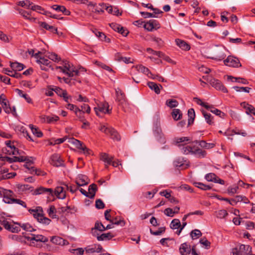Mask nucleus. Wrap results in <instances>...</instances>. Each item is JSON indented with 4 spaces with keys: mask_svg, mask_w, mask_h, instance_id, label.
Returning <instances> with one entry per match:
<instances>
[{
    "mask_svg": "<svg viewBox=\"0 0 255 255\" xmlns=\"http://www.w3.org/2000/svg\"><path fill=\"white\" fill-rule=\"evenodd\" d=\"M97 230L102 232L105 230V226L101 222H97L95 224V227L92 229V234L94 236H97Z\"/></svg>",
    "mask_w": 255,
    "mask_h": 255,
    "instance_id": "obj_35",
    "label": "nucleus"
},
{
    "mask_svg": "<svg viewBox=\"0 0 255 255\" xmlns=\"http://www.w3.org/2000/svg\"><path fill=\"white\" fill-rule=\"evenodd\" d=\"M36 62L41 65H45L47 67L48 66L50 63V62L48 59L42 57H39L37 59Z\"/></svg>",
    "mask_w": 255,
    "mask_h": 255,
    "instance_id": "obj_63",
    "label": "nucleus"
},
{
    "mask_svg": "<svg viewBox=\"0 0 255 255\" xmlns=\"http://www.w3.org/2000/svg\"><path fill=\"white\" fill-rule=\"evenodd\" d=\"M216 177L217 175L213 173H208L205 175V179L208 181H211L214 182L215 179H216Z\"/></svg>",
    "mask_w": 255,
    "mask_h": 255,
    "instance_id": "obj_64",
    "label": "nucleus"
},
{
    "mask_svg": "<svg viewBox=\"0 0 255 255\" xmlns=\"http://www.w3.org/2000/svg\"><path fill=\"white\" fill-rule=\"evenodd\" d=\"M10 67L12 70H14L15 71H20L23 70L25 66L22 64L17 62H11L10 63Z\"/></svg>",
    "mask_w": 255,
    "mask_h": 255,
    "instance_id": "obj_41",
    "label": "nucleus"
},
{
    "mask_svg": "<svg viewBox=\"0 0 255 255\" xmlns=\"http://www.w3.org/2000/svg\"><path fill=\"white\" fill-rule=\"evenodd\" d=\"M69 142L74 144L76 148L82 150L85 153H89V149L80 140L73 137L70 139Z\"/></svg>",
    "mask_w": 255,
    "mask_h": 255,
    "instance_id": "obj_19",
    "label": "nucleus"
},
{
    "mask_svg": "<svg viewBox=\"0 0 255 255\" xmlns=\"http://www.w3.org/2000/svg\"><path fill=\"white\" fill-rule=\"evenodd\" d=\"M210 106H211V107L209 109H211L210 111L212 113L215 114L217 116H219L221 118H224V117L225 116V113H224L221 111H220L217 109L213 108L212 105H211Z\"/></svg>",
    "mask_w": 255,
    "mask_h": 255,
    "instance_id": "obj_54",
    "label": "nucleus"
},
{
    "mask_svg": "<svg viewBox=\"0 0 255 255\" xmlns=\"http://www.w3.org/2000/svg\"><path fill=\"white\" fill-rule=\"evenodd\" d=\"M25 238L30 241H35L36 242H40L42 243H46L48 241L47 238L41 235L31 234V236L25 237Z\"/></svg>",
    "mask_w": 255,
    "mask_h": 255,
    "instance_id": "obj_16",
    "label": "nucleus"
},
{
    "mask_svg": "<svg viewBox=\"0 0 255 255\" xmlns=\"http://www.w3.org/2000/svg\"><path fill=\"white\" fill-rule=\"evenodd\" d=\"M104 3L99 4L97 5L96 3H94L92 2H90L88 4L89 6L92 7V11L97 13H101L104 11V7H103Z\"/></svg>",
    "mask_w": 255,
    "mask_h": 255,
    "instance_id": "obj_21",
    "label": "nucleus"
},
{
    "mask_svg": "<svg viewBox=\"0 0 255 255\" xmlns=\"http://www.w3.org/2000/svg\"><path fill=\"white\" fill-rule=\"evenodd\" d=\"M18 188L21 191H32L33 190V188L28 184L19 185L18 186Z\"/></svg>",
    "mask_w": 255,
    "mask_h": 255,
    "instance_id": "obj_58",
    "label": "nucleus"
},
{
    "mask_svg": "<svg viewBox=\"0 0 255 255\" xmlns=\"http://www.w3.org/2000/svg\"><path fill=\"white\" fill-rule=\"evenodd\" d=\"M175 41L176 44L182 49L184 50H189L190 49V46L185 41L177 39Z\"/></svg>",
    "mask_w": 255,
    "mask_h": 255,
    "instance_id": "obj_37",
    "label": "nucleus"
},
{
    "mask_svg": "<svg viewBox=\"0 0 255 255\" xmlns=\"http://www.w3.org/2000/svg\"><path fill=\"white\" fill-rule=\"evenodd\" d=\"M45 192H49V195H53V190L51 188H46L42 187H40L36 189L34 192L33 195H39Z\"/></svg>",
    "mask_w": 255,
    "mask_h": 255,
    "instance_id": "obj_31",
    "label": "nucleus"
},
{
    "mask_svg": "<svg viewBox=\"0 0 255 255\" xmlns=\"http://www.w3.org/2000/svg\"><path fill=\"white\" fill-rule=\"evenodd\" d=\"M12 192L8 190L7 191L4 195L3 201L5 203L7 204H12L14 203L13 199L14 198H13L11 197V194Z\"/></svg>",
    "mask_w": 255,
    "mask_h": 255,
    "instance_id": "obj_33",
    "label": "nucleus"
},
{
    "mask_svg": "<svg viewBox=\"0 0 255 255\" xmlns=\"http://www.w3.org/2000/svg\"><path fill=\"white\" fill-rule=\"evenodd\" d=\"M202 113L207 123L210 125L214 124L213 117L210 113H208L204 110L202 111Z\"/></svg>",
    "mask_w": 255,
    "mask_h": 255,
    "instance_id": "obj_39",
    "label": "nucleus"
},
{
    "mask_svg": "<svg viewBox=\"0 0 255 255\" xmlns=\"http://www.w3.org/2000/svg\"><path fill=\"white\" fill-rule=\"evenodd\" d=\"M25 237V236H21L17 235H11V238L13 241H15L19 243H23L25 242V239H26Z\"/></svg>",
    "mask_w": 255,
    "mask_h": 255,
    "instance_id": "obj_57",
    "label": "nucleus"
},
{
    "mask_svg": "<svg viewBox=\"0 0 255 255\" xmlns=\"http://www.w3.org/2000/svg\"><path fill=\"white\" fill-rule=\"evenodd\" d=\"M192 154L195 155L198 158H204L207 155V152L205 150L194 146Z\"/></svg>",
    "mask_w": 255,
    "mask_h": 255,
    "instance_id": "obj_27",
    "label": "nucleus"
},
{
    "mask_svg": "<svg viewBox=\"0 0 255 255\" xmlns=\"http://www.w3.org/2000/svg\"><path fill=\"white\" fill-rule=\"evenodd\" d=\"M96 114L98 116H101L100 113L103 114H110L112 109H109V105L107 102H104L98 104V107L94 108Z\"/></svg>",
    "mask_w": 255,
    "mask_h": 255,
    "instance_id": "obj_7",
    "label": "nucleus"
},
{
    "mask_svg": "<svg viewBox=\"0 0 255 255\" xmlns=\"http://www.w3.org/2000/svg\"><path fill=\"white\" fill-rule=\"evenodd\" d=\"M171 115L174 120L177 121L181 119L182 114L179 109H174L171 113Z\"/></svg>",
    "mask_w": 255,
    "mask_h": 255,
    "instance_id": "obj_46",
    "label": "nucleus"
},
{
    "mask_svg": "<svg viewBox=\"0 0 255 255\" xmlns=\"http://www.w3.org/2000/svg\"><path fill=\"white\" fill-rule=\"evenodd\" d=\"M20 227L26 231L27 232H33L36 230L29 223L22 224L20 225Z\"/></svg>",
    "mask_w": 255,
    "mask_h": 255,
    "instance_id": "obj_59",
    "label": "nucleus"
},
{
    "mask_svg": "<svg viewBox=\"0 0 255 255\" xmlns=\"http://www.w3.org/2000/svg\"><path fill=\"white\" fill-rule=\"evenodd\" d=\"M170 228L172 229H177L181 227V223L179 219H173L170 224Z\"/></svg>",
    "mask_w": 255,
    "mask_h": 255,
    "instance_id": "obj_50",
    "label": "nucleus"
},
{
    "mask_svg": "<svg viewBox=\"0 0 255 255\" xmlns=\"http://www.w3.org/2000/svg\"><path fill=\"white\" fill-rule=\"evenodd\" d=\"M228 215V213L225 210H220L216 212V216L219 219H224Z\"/></svg>",
    "mask_w": 255,
    "mask_h": 255,
    "instance_id": "obj_52",
    "label": "nucleus"
},
{
    "mask_svg": "<svg viewBox=\"0 0 255 255\" xmlns=\"http://www.w3.org/2000/svg\"><path fill=\"white\" fill-rule=\"evenodd\" d=\"M46 56L50 59L55 61L58 62L60 61L61 59L57 54L55 53H48Z\"/></svg>",
    "mask_w": 255,
    "mask_h": 255,
    "instance_id": "obj_56",
    "label": "nucleus"
},
{
    "mask_svg": "<svg viewBox=\"0 0 255 255\" xmlns=\"http://www.w3.org/2000/svg\"><path fill=\"white\" fill-rule=\"evenodd\" d=\"M166 105L170 108H173L178 106V102L174 99H169L166 101Z\"/></svg>",
    "mask_w": 255,
    "mask_h": 255,
    "instance_id": "obj_55",
    "label": "nucleus"
},
{
    "mask_svg": "<svg viewBox=\"0 0 255 255\" xmlns=\"http://www.w3.org/2000/svg\"><path fill=\"white\" fill-rule=\"evenodd\" d=\"M150 40L154 42L159 47H162L164 44V41L161 38L157 37L154 35H151L150 36Z\"/></svg>",
    "mask_w": 255,
    "mask_h": 255,
    "instance_id": "obj_47",
    "label": "nucleus"
},
{
    "mask_svg": "<svg viewBox=\"0 0 255 255\" xmlns=\"http://www.w3.org/2000/svg\"><path fill=\"white\" fill-rule=\"evenodd\" d=\"M1 224L6 230L12 233H18L20 231V225L19 224H11L6 220H3Z\"/></svg>",
    "mask_w": 255,
    "mask_h": 255,
    "instance_id": "obj_10",
    "label": "nucleus"
},
{
    "mask_svg": "<svg viewBox=\"0 0 255 255\" xmlns=\"http://www.w3.org/2000/svg\"><path fill=\"white\" fill-rule=\"evenodd\" d=\"M17 4L22 7H25L27 9H30L32 4H33V3L28 0H26L19 1H18Z\"/></svg>",
    "mask_w": 255,
    "mask_h": 255,
    "instance_id": "obj_51",
    "label": "nucleus"
},
{
    "mask_svg": "<svg viewBox=\"0 0 255 255\" xmlns=\"http://www.w3.org/2000/svg\"><path fill=\"white\" fill-rule=\"evenodd\" d=\"M56 69H59L60 71L62 72L69 77L80 76L81 75L84 74L86 71L85 68L80 67L77 69L73 64L67 61H63L62 65L57 66Z\"/></svg>",
    "mask_w": 255,
    "mask_h": 255,
    "instance_id": "obj_1",
    "label": "nucleus"
},
{
    "mask_svg": "<svg viewBox=\"0 0 255 255\" xmlns=\"http://www.w3.org/2000/svg\"><path fill=\"white\" fill-rule=\"evenodd\" d=\"M102 250V247L99 244H95L92 247L88 246L85 248V251L87 253H100Z\"/></svg>",
    "mask_w": 255,
    "mask_h": 255,
    "instance_id": "obj_24",
    "label": "nucleus"
},
{
    "mask_svg": "<svg viewBox=\"0 0 255 255\" xmlns=\"http://www.w3.org/2000/svg\"><path fill=\"white\" fill-rule=\"evenodd\" d=\"M55 194L60 199H64L66 197L65 192L64 191V188L62 187L58 186L55 188Z\"/></svg>",
    "mask_w": 255,
    "mask_h": 255,
    "instance_id": "obj_34",
    "label": "nucleus"
},
{
    "mask_svg": "<svg viewBox=\"0 0 255 255\" xmlns=\"http://www.w3.org/2000/svg\"><path fill=\"white\" fill-rule=\"evenodd\" d=\"M54 91L60 97H62L63 95H65L67 91L63 90L60 88L56 86H54Z\"/></svg>",
    "mask_w": 255,
    "mask_h": 255,
    "instance_id": "obj_61",
    "label": "nucleus"
},
{
    "mask_svg": "<svg viewBox=\"0 0 255 255\" xmlns=\"http://www.w3.org/2000/svg\"><path fill=\"white\" fill-rule=\"evenodd\" d=\"M190 245L186 243L182 244L179 248V252L181 255H189L191 253Z\"/></svg>",
    "mask_w": 255,
    "mask_h": 255,
    "instance_id": "obj_23",
    "label": "nucleus"
},
{
    "mask_svg": "<svg viewBox=\"0 0 255 255\" xmlns=\"http://www.w3.org/2000/svg\"><path fill=\"white\" fill-rule=\"evenodd\" d=\"M147 85L149 88L153 90L156 94H159L160 93V88H162V86L160 85H158L153 82H148L147 83Z\"/></svg>",
    "mask_w": 255,
    "mask_h": 255,
    "instance_id": "obj_32",
    "label": "nucleus"
},
{
    "mask_svg": "<svg viewBox=\"0 0 255 255\" xmlns=\"http://www.w3.org/2000/svg\"><path fill=\"white\" fill-rule=\"evenodd\" d=\"M100 159L105 162L107 167L108 165L111 164L114 157L113 156H109V154L106 153H102L101 154Z\"/></svg>",
    "mask_w": 255,
    "mask_h": 255,
    "instance_id": "obj_29",
    "label": "nucleus"
},
{
    "mask_svg": "<svg viewBox=\"0 0 255 255\" xmlns=\"http://www.w3.org/2000/svg\"><path fill=\"white\" fill-rule=\"evenodd\" d=\"M97 190V185L95 184H92L89 186L88 188V195H89V198L92 199L94 198L96 192Z\"/></svg>",
    "mask_w": 255,
    "mask_h": 255,
    "instance_id": "obj_38",
    "label": "nucleus"
},
{
    "mask_svg": "<svg viewBox=\"0 0 255 255\" xmlns=\"http://www.w3.org/2000/svg\"><path fill=\"white\" fill-rule=\"evenodd\" d=\"M188 125H190L192 124L194 122V119L195 117V113L194 110L192 108H191L188 110Z\"/></svg>",
    "mask_w": 255,
    "mask_h": 255,
    "instance_id": "obj_45",
    "label": "nucleus"
},
{
    "mask_svg": "<svg viewBox=\"0 0 255 255\" xmlns=\"http://www.w3.org/2000/svg\"><path fill=\"white\" fill-rule=\"evenodd\" d=\"M99 129L102 132L109 135L113 139L117 141L121 140V136L118 132L112 127H109L108 125H101Z\"/></svg>",
    "mask_w": 255,
    "mask_h": 255,
    "instance_id": "obj_5",
    "label": "nucleus"
},
{
    "mask_svg": "<svg viewBox=\"0 0 255 255\" xmlns=\"http://www.w3.org/2000/svg\"><path fill=\"white\" fill-rule=\"evenodd\" d=\"M50 163L53 166L59 167L63 164V161L60 158L58 154H54L51 156Z\"/></svg>",
    "mask_w": 255,
    "mask_h": 255,
    "instance_id": "obj_20",
    "label": "nucleus"
},
{
    "mask_svg": "<svg viewBox=\"0 0 255 255\" xmlns=\"http://www.w3.org/2000/svg\"><path fill=\"white\" fill-rule=\"evenodd\" d=\"M176 143L177 145L180 148L181 152L184 154H192L194 146L190 145H185L182 144V142H190V139L188 137H178L176 139Z\"/></svg>",
    "mask_w": 255,
    "mask_h": 255,
    "instance_id": "obj_3",
    "label": "nucleus"
},
{
    "mask_svg": "<svg viewBox=\"0 0 255 255\" xmlns=\"http://www.w3.org/2000/svg\"><path fill=\"white\" fill-rule=\"evenodd\" d=\"M32 133L37 137H41L43 136L42 131L36 126L33 125H29V126Z\"/></svg>",
    "mask_w": 255,
    "mask_h": 255,
    "instance_id": "obj_42",
    "label": "nucleus"
},
{
    "mask_svg": "<svg viewBox=\"0 0 255 255\" xmlns=\"http://www.w3.org/2000/svg\"><path fill=\"white\" fill-rule=\"evenodd\" d=\"M115 90L116 93L115 101L118 103V106L124 109L125 107L128 105V100L125 93L120 88H116Z\"/></svg>",
    "mask_w": 255,
    "mask_h": 255,
    "instance_id": "obj_4",
    "label": "nucleus"
},
{
    "mask_svg": "<svg viewBox=\"0 0 255 255\" xmlns=\"http://www.w3.org/2000/svg\"><path fill=\"white\" fill-rule=\"evenodd\" d=\"M3 71L4 74L11 77L19 79L21 78V75L18 72L15 71L14 70H10L8 69H4Z\"/></svg>",
    "mask_w": 255,
    "mask_h": 255,
    "instance_id": "obj_28",
    "label": "nucleus"
},
{
    "mask_svg": "<svg viewBox=\"0 0 255 255\" xmlns=\"http://www.w3.org/2000/svg\"><path fill=\"white\" fill-rule=\"evenodd\" d=\"M41 27H42L43 28H45V29L50 31L52 33H57V28L54 27L53 26H51L48 25L47 23L45 22H41L39 23Z\"/></svg>",
    "mask_w": 255,
    "mask_h": 255,
    "instance_id": "obj_36",
    "label": "nucleus"
},
{
    "mask_svg": "<svg viewBox=\"0 0 255 255\" xmlns=\"http://www.w3.org/2000/svg\"><path fill=\"white\" fill-rule=\"evenodd\" d=\"M194 101H195L198 105H201L202 107H205L206 109H209L211 106L209 105L207 103L203 102L202 100L197 97H195L193 98Z\"/></svg>",
    "mask_w": 255,
    "mask_h": 255,
    "instance_id": "obj_53",
    "label": "nucleus"
},
{
    "mask_svg": "<svg viewBox=\"0 0 255 255\" xmlns=\"http://www.w3.org/2000/svg\"><path fill=\"white\" fill-rule=\"evenodd\" d=\"M89 179L86 175L79 174L76 178L75 182L78 187L83 186L89 183Z\"/></svg>",
    "mask_w": 255,
    "mask_h": 255,
    "instance_id": "obj_17",
    "label": "nucleus"
},
{
    "mask_svg": "<svg viewBox=\"0 0 255 255\" xmlns=\"http://www.w3.org/2000/svg\"><path fill=\"white\" fill-rule=\"evenodd\" d=\"M0 104L6 113L9 114L10 113L11 109L9 104V102L6 98L5 96L3 94L0 96Z\"/></svg>",
    "mask_w": 255,
    "mask_h": 255,
    "instance_id": "obj_14",
    "label": "nucleus"
},
{
    "mask_svg": "<svg viewBox=\"0 0 255 255\" xmlns=\"http://www.w3.org/2000/svg\"><path fill=\"white\" fill-rule=\"evenodd\" d=\"M190 236L193 239L198 238L202 236V233L199 230L195 229L190 233Z\"/></svg>",
    "mask_w": 255,
    "mask_h": 255,
    "instance_id": "obj_60",
    "label": "nucleus"
},
{
    "mask_svg": "<svg viewBox=\"0 0 255 255\" xmlns=\"http://www.w3.org/2000/svg\"><path fill=\"white\" fill-rule=\"evenodd\" d=\"M110 222L112 223V224L116 225H120L121 226H124L125 225V222L124 220L118 218L116 217L112 220H111Z\"/></svg>",
    "mask_w": 255,
    "mask_h": 255,
    "instance_id": "obj_49",
    "label": "nucleus"
},
{
    "mask_svg": "<svg viewBox=\"0 0 255 255\" xmlns=\"http://www.w3.org/2000/svg\"><path fill=\"white\" fill-rule=\"evenodd\" d=\"M195 186L203 190H209L212 188V186L209 185H206L201 182H194Z\"/></svg>",
    "mask_w": 255,
    "mask_h": 255,
    "instance_id": "obj_48",
    "label": "nucleus"
},
{
    "mask_svg": "<svg viewBox=\"0 0 255 255\" xmlns=\"http://www.w3.org/2000/svg\"><path fill=\"white\" fill-rule=\"evenodd\" d=\"M252 252V248L249 245H241L233 249V255H249Z\"/></svg>",
    "mask_w": 255,
    "mask_h": 255,
    "instance_id": "obj_6",
    "label": "nucleus"
},
{
    "mask_svg": "<svg viewBox=\"0 0 255 255\" xmlns=\"http://www.w3.org/2000/svg\"><path fill=\"white\" fill-rule=\"evenodd\" d=\"M135 68L139 72H141L146 75L149 78H151L153 80L156 79L158 80H160V79H161V80H164L163 78H162L159 75H154L151 73L147 68L143 66L142 65L136 66Z\"/></svg>",
    "mask_w": 255,
    "mask_h": 255,
    "instance_id": "obj_9",
    "label": "nucleus"
},
{
    "mask_svg": "<svg viewBox=\"0 0 255 255\" xmlns=\"http://www.w3.org/2000/svg\"><path fill=\"white\" fill-rule=\"evenodd\" d=\"M241 106L246 110V113L248 115L251 114L255 115V108L251 105L244 102L241 103Z\"/></svg>",
    "mask_w": 255,
    "mask_h": 255,
    "instance_id": "obj_26",
    "label": "nucleus"
},
{
    "mask_svg": "<svg viewBox=\"0 0 255 255\" xmlns=\"http://www.w3.org/2000/svg\"><path fill=\"white\" fill-rule=\"evenodd\" d=\"M225 51V49L224 47L217 48L215 50V56L212 58L219 61L225 59L226 56Z\"/></svg>",
    "mask_w": 255,
    "mask_h": 255,
    "instance_id": "obj_18",
    "label": "nucleus"
},
{
    "mask_svg": "<svg viewBox=\"0 0 255 255\" xmlns=\"http://www.w3.org/2000/svg\"><path fill=\"white\" fill-rule=\"evenodd\" d=\"M20 155H18L19 156H14L13 157H3V158L8 161L9 163H12L13 162H24V160H25V158L23 157L22 155V153L23 151H20Z\"/></svg>",
    "mask_w": 255,
    "mask_h": 255,
    "instance_id": "obj_25",
    "label": "nucleus"
},
{
    "mask_svg": "<svg viewBox=\"0 0 255 255\" xmlns=\"http://www.w3.org/2000/svg\"><path fill=\"white\" fill-rule=\"evenodd\" d=\"M224 63L226 66L233 68H239L242 66L240 60L237 57L233 56H228L224 60Z\"/></svg>",
    "mask_w": 255,
    "mask_h": 255,
    "instance_id": "obj_8",
    "label": "nucleus"
},
{
    "mask_svg": "<svg viewBox=\"0 0 255 255\" xmlns=\"http://www.w3.org/2000/svg\"><path fill=\"white\" fill-rule=\"evenodd\" d=\"M196 143H198L199 145L202 148L205 149H210L213 148L215 144L213 143H207L205 140H200L198 141L196 140L194 141Z\"/></svg>",
    "mask_w": 255,
    "mask_h": 255,
    "instance_id": "obj_40",
    "label": "nucleus"
},
{
    "mask_svg": "<svg viewBox=\"0 0 255 255\" xmlns=\"http://www.w3.org/2000/svg\"><path fill=\"white\" fill-rule=\"evenodd\" d=\"M50 241L52 243L57 245L64 246L69 244V242L68 241L64 240L63 238L58 236L52 237L50 239Z\"/></svg>",
    "mask_w": 255,
    "mask_h": 255,
    "instance_id": "obj_22",
    "label": "nucleus"
},
{
    "mask_svg": "<svg viewBox=\"0 0 255 255\" xmlns=\"http://www.w3.org/2000/svg\"><path fill=\"white\" fill-rule=\"evenodd\" d=\"M153 131L154 135L157 140L162 143L165 142L161 127L159 123H156L154 125Z\"/></svg>",
    "mask_w": 255,
    "mask_h": 255,
    "instance_id": "obj_11",
    "label": "nucleus"
},
{
    "mask_svg": "<svg viewBox=\"0 0 255 255\" xmlns=\"http://www.w3.org/2000/svg\"><path fill=\"white\" fill-rule=\"evenodd\" d=\"M210 82V87L214 88L217 90L221 91L224 93H227V89L224 86L221 81H207Z\"/></svg>",
    "mask_w": 255,
    "mask_h": 255,
    "instance_id": "obj_15",
    "label": "nucleus"
},
{
    "mask_svg": "<svg viewBox=\"0 0 255 255\" xmlns=\"http://www.w3.org/2000/svg\"><path fill=\"white\" fill-rule=\"evenodd\" d=\"M5 144L7 146V148L5 149L6 150V153L9 155H20V151L16 148L13 143L11 142L10 140H7L5 141Z\"/></svg>",
    "mask_w": 255,
    "mask_h": 255,
    "instance_id": "obj_12",
    "label": "nucleus"
},
{
    "mask_svg": "<svg viewBox=\"0 0 255 255\" xmlns=\"http://www.w3.org/2000/svg\"><path fill=\"white\" fill-rule=\"evenodd\" d=\"M97 239L99 241L104 240H110L114 237V235H112L111 233L106 234H102L100 236H99L98 234H97Z\"/></svg>",
    "mask_w": 255,
    "mask_h": 255,
    "instance_id": "obj_43",
    "label": "nucleus"
},
{
    "mask_svg": "<svg viewBox=\"0 0 255 255\" xmlns=\"http://www.w3.org/2000/svg\"><path fill=\"white\" fill-rule=\"evenodd\" d=\"M20 85L22 87L32 89L35 87L36 85V81H21Z\"/></svg>",
    "mask_w": 255,
    "mask_h": 255,
    "instance_id": "obj_30",
    "label": "nucleus"
},
{
    "mask_svg": "<svg viewBox=\"0 0 255 255\" xmlns=\"http://www.w3.org/2000/svg\"><path fill=\"white\" fill-rule=\"evenodd\" d=\"M28 211L38 222L44 225L50 224L51 220L44 217L42 207L38 206L35 209H29Z\"/></svg>",
    "mask_w": 255,
    "mask_h": 255,
    "instance_id": "obj_2",
    "label": "nucleus"
},
{
    "mask_svg": "<svg viewBox=\"0 0 255 255\" xmlns=\"http://www.w3.org/2000/svg\"><path fill=\"white\" fill-rule=\"evenodd\" d=\"M23 157L25 158V160H24V161L25 162V164H24V167H25L26 168H27L31 173V171H32L31 169V167L32 166H31L33 164V161H32V157H28L27 156H24L23 155Z\"/></svg>",
    "mask_w": 255,
    "mask_h": 255,
    "instance_id": "obj_44",
    "label": "nucleus"
},
{
    "mask_svg": "<svg viewBox=\"0 0 255 255\" xmlns=\"http://www.w3.org/2000/svg\"><path fill=\"white\" fill-rule=\"evenodd\" d=\"M144 28L148 31H152L153 29H157L160 28V24L154 19H150L143 24Z\"/></svg>",
    "mask_w": 255,
    "mask_h": 255,
    "instance_id": "obj_13",
    "label": "nucleus"
},
{
    "mask_svg": "<svg viewBox=\"0 0 255 255\" xmlns=\"http://www.w3.org/2000/svg\"><path fill=\"white\" fill-rule=\"evenodd\" d=\"M47 212L50 217L52 218H56V208L54 206H50L49 209L47 211Z\"/></svg>",
    "mask_w": 255,
    "mask_h": 255,
    "instance_id": "obj_62",
    "label": "nucleus"
}]
</instances>
